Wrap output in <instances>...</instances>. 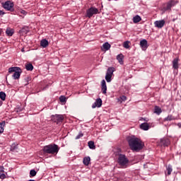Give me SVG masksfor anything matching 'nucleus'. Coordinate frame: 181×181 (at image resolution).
I'll return each mask as SVG.
<instances>
[{"label": "nucleus", "mask_w": 181, "mask_h": 181, "mask_svg": "<svg viewBox=\"0 0 181 181\" xmlns=\"http://www.w3.org/2000/svg\"><path fill=\"white\" fill-rule=\"evenodd\" d=\"M101 91L103 94H107V83L104 79L101 81Z\"/></svg>", "instance_id": "nucleus-12"}, {"label": "nucleus", "mask_w": 181, "mask_h": 181, "mask_svg": "<svg viewBox=\"0 0 181 181\" xmlns=\"http://www.w3.org/2000/svg\"><path fill=\"white\" fill-rule=\"evenodd\" d=\"M36 170H31L30 171V177H35V175H36Z\"/></svg>", "instance_id": "nucleus-32"}, {"label": "nucleus", "mask_w": 181, "mask_h": 181, "mask_svg": "<svg viewBox=\"0 0 181 181\" xmlns=\"http://www.w3.org/2000/svg\"><path fill=\"white\" fill-rule=\"evenodd\" d=\"M162 112V109L160 107V114Z\"/></svg>", "instance_id": "nucleus-44"}, {"label": "nucleus", "mask_w": 181, "mask_h": 181, "mask_svg": "<svg viewBox=\"0 0 181 181\" xmlns=\"http://www.w3.org/2000/svg\"><path fill=\"white\" fill-rule=\"evenodd\" d=\"M25 69L28 71H32L33 70V65L30 63L25 65Z\"/></svg>", "instance_id": "nucleus-23"}, {"label": "nucleus", "mask_w": 181, "mask_h": 181, "mask_svg": "<svg viewBox=\"0 0 181 181\" xmlns=\"http://www.w3.org/2000/svg\"><path fill=\"white\" fill-rule=\"evenodd\" d=\"M28 181H36V180H29Z\"/></svg>", "instance_id": "nucleus-45"}, {"label": "nucleus", "mask_w": 181, "mask_h": 181, "mask_svg": "<svg viewBox=\"0 0 181 181\" xmlns=\"http://www.w3.org/2000/svg\"><path fill=\"white\" fill-rule=\"evenodd\" d=\"M59 100L61 103H66V96H64V95L60 96Z\"/></svg>", "instance_id": "nucleus-33"}, {"label": "nucleus", "mask_w": 181, "mask_h": 181, "mask_svg": "<svg viewBox=\"0 0 181 181\" xmlns=\"http://www.w3.org/2000/svg\"><path fill=\"white\" fill-rule=\"evenodd\" d=\"M5 125H6V122L5 121L0 122V134H4Z\"/></svg>", "instance_id": "nucleus-20"}, {"label": "nucleus", "mask_w": 181, "mask_h": 181, "mask_svg": "<svg viewBox=\"0 0 181 181\" xmlns=\"http://www.w3.org/2000/svg\"><path fill=\"white\" fill-rule=\"evenodd\" d=\"M156 28H159V21H156L154 23Z\"/></svg>", "instance_id": "nucleus-39"}, {"label": "nucleus", "mask_w": 181, "mask_h": 181, "mask_svg": "<svg viewBox=\"0 0 181 181\" xmlns=\"http://www.w3.org/2000/svg\"><path fill=\"white\" fill-rule=\"evenodd\" d=\"M88 145L90 149H95V145L94 144V141H88Z\"/></svg>", "instance_id": "nucleus-24"}, {"label": "nucleus", "mask_w": 181, "mask_h": 181, "mask_svg": "<svg viewBox=\"0 0 181 181\" xmlns=\"http://www.w3.org/2000/svg\"><path fill=\"white\" fill-rule=\"evenodd\" d=\"M141 16H139V15H136L133 18L134 23H138L139 22H141Z\"/></svg>", "instance_id": "nucleus-22"}, {"label": "nucleus", "mask_w": 181, "mask_h": 181, "mask_svg": "<svg viewBox=\"0 0 181 181\" xmlns=\"http://www.w3.org/2000/svg\"><path fill=\"white\" fill-rule=\"evenodd\" d=\"M16 149H18V144L13 143V144L11 146L10 151H11V152H15Z\"/></svg>", "instance_id": "nucleus-25"}, {"label": "nucleus", "mask_w": 181, "mask_h": 181, "mask_svg": "<svg viewBox=\"0 0 181 181\" xmlns=\"http://www.w3.org/2000/svg\"><path fill=\"white\" fill-rule=\"evenodd\" d=\"M144 168H146V164H144Z\"/></svg>", "instance_id": "nucleus-46"}, {"label": "nucleus", "mask_w": 181, "mask_h": 181, "mask_svg": "<svg viewBox=\"0 0 181 181\" xmlns=\"http://www.w3.org/2000/svg\"><path fill=\"white\" fill-rule=\"evenodd\" d=\"M128 144L132 151H135V152H139L145 146L142 140L135 136H132L128 139Z\"/></svg>", "instance_id": "nucleus-1"}, {"label": "nucleus", "mask_w": 181, "mask_h": 181, "mask_svg": "<svg viewBox=\"0 0 181 181\" xmlns=\"http://www.w3.org/2000/svg\"><path fill=\"white\" fill-rule=\"evenodd\" d=\"M176 5V1L174 0H171L170 1H168V3H165L163 4L161 7V11L163 13H165V11H171L172 7H174Z\"/></svg>", "instance_id": "nucleus-5"}, {"label": "nucleus", "mask_w": 181, "mask_h": 181, "mask_svg": "<svg viewBox=\"0 0 181 181\" xmlns=\"http://www.w3.org/2000/svg\"><path fill=\"white\" fill-rule=\"evenodd\" d=\"M31 78L29 76H27L24 78V81L25 83V86H28L29 84V82L30 81Z\"/></svg>", "instance_id": "nucleus-30"}, {"label": "nucleus", "mask_w": 181, "mask_h": 181, "mask_svg": "<svg viewBox=\"0 0 181 181\" xmlns=\"http://www.w3.org/2000/svg\"><path fill=\"white\" fill-rule=\"evenodd\" d=\"M140 128L141 129H143V131H148V129H149V124L146 122L142 123L140 125Z\"/></svg>", "instance_id": "nucleus-17"}, {"label": "nucleus", "mask_w": 181, "mask_h": 181, "mask_svg": "<svg viewBox=\"0 0 181 181\" xmlns=\"http://www.w3.org/2000/svg\"><path fill=\"white\" fill-rule=\"evenodd\" d=\"M59 146L57 144H49L45 146L42 148V151L45 153H49L51 155H54V153H59Z\"/></svg>", "instance_id": "nucleus-2"}, {"label": "nucleus", "mask_w": 181, "mask_h": 181, "mask_svg": "<svg viewBox=\"0 0 181 181\" xmlns=\"http://www.w3.org/2000/svg\"><path fill=\"white\" fill-rule=\"evenodd\" d=\"M174 119L175 117L172 115H170L167 117H165V120H173Z\"/></svg>", "instance_id": "nucleus-36"}, {"label": "nucleus", "mask_w": 181, "mask_h": 181, "mask_svg": "<svg viewBox=\"0 0 181 181\" xmlns=\"http://www.w3.org/2000/svg\"><path fill=\"white\" fill-rule=\"evenodd\" d=\"M1 5L6 11H13L14 4L11 1H6L4 3H2Z\"/></svg>", "instance_id": "nucleus-7"}, {"label": "nucleus", "mask_w": 181, "mask_h": 181, "mask_svg": "<svg viewBox=\"0 0 181 181\" xmlns=\"http://www.w3.org/2000/svg\"><path fill=\"white\" fill-rule=\"evenodd\" d=\"M166 168H167V171H168V176H170V175H171V173L173 172V167H172V165H167Z\"/></svg>", "instance_id": "nucleus-26"}, {"label": "nucleus", "mask_w": 181, "mask_h": 181, "mask_svg": "<svg viewBox=\"0 0 181 181\" xmlns=\"http://www.w3.org/2000/svg\"><path fill=\"white\" fill-rule=\"evenodd\" d=\"M51 118L52 121L56 122L57 124H62L64 120V116H63V115H52Z\"/></svg>", "instance_id": "nucleus-6"}, {"label": "nucleus", "mask_w": 181, "mask_h": 181, "mask_svg": "<svg viewBox=\"0 0 181 181\" xmlns=\"http://www.w3.org/2000/svg\"><path fill=\"white\" fill-rule=\"evenodd\" d=\"M114 71H115V68L109 67L107 70L106 74L108 76H112V74H114Z\"/></svg>", "instance_id": "nucleus-19"}, {"label": "nucleus", "mask_w": 181, "mask_h": 181, "mask_svg": "<svg viewBox=\"0 0 181 181\" xmlns=\"http://www.w3.org/2000/svg\"><path fill=\"white\" fill-rule=\"evenodd\" d=\"M109 49H111V45L108 42H105L101 47L103 52H107Z\"/></svg>", "instance_id": "nucleus-14"}, {"label": "nucleus", "mask_w": 181, "mask_h": 181, "mask_svg": "<svg viewBox=\"0 0 181 181\" xmlns=\"http://www.w3.org/2000/svg\"><path fill=\"white\" fill-rule=\"evenodd\" d=\"M28 32H29V30H27V32H26V33H28Z\"/></svg>", "instance_id": "nucleus-47"}, {"label": "nucleus", "mask_w": 181, "mask_h": 181, "mask_svg": "<svg viewBox=\"0 0 181 181\" xmlns=\"http://www.w3.org/2000/svg\"><path fill=\"white\" fill-rule=\"evenodd\" d=\"M8 73L11 74L14 73L12 76L14 80H18L21 78V74H22V69L18 66H13L8 69Z\"/></svg>", "instance_id": "nucleus-4"}, {"label": "nucleus", "mask_w": 181, "mask_h": 181, "mask_svg": "<svg viewBox=\"0 0 181 181\" xmlns=\"http://www.w3.org/2000/svg\"><path fill=\"white\" fill-rule=\"evenodd\" d=\"M21 111H22V109L17 107L16 108V112H21Z\"/></svg>", "instance_id": "nucleus-42"}, {"label": "nucleus", "mask_w": 181, "mask_h": 181, "mask_svg": "<svg viewBox=\"0 0 181 181\" xmlns=\"http://www.w3.org/2000/svg\"><path fill=\"white\" fill-rule=\"evenodd\" d=\"M21 13H22L23 15H26L28 13L25 10H21Z\"/></svg>", "instance_id": "nucleus-40"}, {"label": "nucleus", "mask_w": 181, "mask_h": 181, "mask_svg": "<svg viewBox=\"0 0 181 181\" xmlns=\"http://www.w3.org/2000/svg\"><path fill=\"white\" fill-rule=\"evenodd\" d=\"M49 46V41H47V40L46 39H43L40 41V47L45 48Z\"/></svg>", "instance_id": "nucleus-15"}, {"label": "nucleus", "mask_w": 181, "mask_h": 181, "mask_svg": "<svg viewBox=\"0 0 181 181\" xmlns=\"http://www.w3.org/2000/svg\"><path fill=\"white\" fill-rule=\"evenodd\" d=\"M165 24V20H160V28H162L163 27H164Z\"/></svg>", "instance_id": "nucleus-35"}, {"label": "nucleus", "mask_w": 181, "mask_h": 181, "mask_svg": "<svg viewBox=\"0 0 181 181\" xmlns=\"http://www.w3.org/2000/svg\"><path fill=\"white\" fill-rule=\"evenodd\" d=\"M103 105V100L101 98H97L94 103L92 105V108H100Z\"/></svg>", "instance_id": "nucleus-9"}, {"label": "nucleus", "mask_w": 181, "mask_h": 181, "mask_svg": "<svg viewBox=\"0 0 181 181\" xmlns=\"http://www.w3.org/2000/svg\"><path fill=\"white\" fill-rule=\"evenodd\" d=\"M140 47L142 50L145 51L146 49H148V40L146 39H144L140 41Z\"/></svg>", "instance_id": "nucleus-11"}, {"label": "nucleus", "mask_w": 181, "mask_h": 181, "mask_svg": "<svg viewBox=\"0 0 181 181\" xmlns=\"http://www.w3.org/2000/svg\"><path fill=\"white\" fill-rule=\"evenodd\" d=\"M90 160L91 158H90V156L85 157L83 158V165H85V166H88V165H90Z\"/></svg>", "instance_id": "nucleus-16"}, {"label": "nucleus", "mask_w": 181, "mask_h": 181, "mask_svg": "<svg viewBox=\"0 0 181 181\" xmlns=\"http://www.w3.org/2000/svg\"><path fill=\"white\" fill-rule=\"evenodd\" d=\"M84 136V134L80 132L76 136L75 139H80V138H83Z\"/></svg>", "instance_id": "nucleus-31"}, {"label": "nucleus", "mask_w": 181, "mask_h": 181, "mask_svg": "<svg viewBox=\"0 0 181 181\" xmlns=\"http://www.w3.org/2000/svg\"><path fill=\"white\" fill-rule=\"evenodd\" d=\"M179 61H180L179 57L175 58L173 60L172 64H173V69H178V68H179Z\"/></svg>", "instance_id": "nucleus-13"}, {"label": "nucleus", "mask_w": 181, "mask_h": 181, "mask_svg": "<svg viewBox=\"0 0 181 181\" xmlns=\"http://www.w3.org/2000/svg\"><path fill=\"white\" fill-rule=\"evenodd\" d=\"M14 30L12 28H7L6 30V34L7 35V36H12L14 33Z\"/></svg>", "instance_id": "nucleus-21"}, {"label": "nucleus", "mask_w": 181, "mask_h": 181, "mask_svg": "<svg viewBox=\"0 0 181 181\" xmlns=\"http://www.w3.org/2000/svg\"><path fill=\"white\" fill-rule=\"evenodd\" d=\"M4 15H5V12L0 10V16H4Z\"/></svg>", "instance_id": "nucleus-41"}, {"label": "nucleus", "mask_w": 181, "mask_h": 181, "mask_svg": "<svg viewBox=\"0 0 181 181\" xmlns=\"http://www.w3.org/2000/svg\"><path fill=\"white\" fill-rule=\"evenodd\" d=\"M112 76H111V75H107V74H106L105 78L107 83H111V81L112 80Z\"/></svg>", "instance_id": "nucleus-28"}, {"label": "nucleus", "mask_w": 181, "mask_h": 181, "mask_svg": "<svg viewBox=\"0 0 181 181\" xmlns=\"http://www.w3.org/2000/svg\"><path fill=\"white\" fill-rule=\"evenodd\" d=\"M123 47H124V49H129V41H125L123 43Z\"/></svg>", "instance_id": "nucleus-29"}, {"label": "nucleus", "mask_w": 181, "mask_h": 181, "mask_svg": "<svg viewBox=\"0 0 181 181\" xmlns=\"http://www.w3.org/2000/svg\"><path fill=\"white\" fill-rule=\"evenodd\" d=\"M0 98L2 101H5L6 98V94L4 92H0Z\"/></svg>", "instance_id": "nucleus-27"}, {"label": "nucleus", "mask_w": 181, "mask_h": 181, "mask_svg": "<svg viewBox=\"0 0 181 181\" xmlns=\"http://www.w3.org/2000/svg\"><path fill=\"white\" fill-rule=\"evenodd\" d=\"M97 13H100L98 8L90 7L86 11V18H92L93 15H97Z\"/></svg>", "instance_id": "nucleus-8"}, {"label": "nucleus", "mask_w": 181, "mask_h": 181, "mask_svg": "<svg viewBox=\"0 0 181 181\" xmlns=\"http://www.w3.org/2000/svg\"><path fill=\"white\" fill-rule=\"evenodd\" d=\"M154 114H157V115H159V107L156 106L153 111Z\"/></svg>", "instance_id": "nucleus-34"}, {"label": "nucleus", "mask_w": 181, "mask_h": 181, "mask_svg": "<svg viewBox=\"0 0 181 181\" xmlns=\"http://www.w3.org/2000/svg\"><path fill=\"white\" fill-rule=\"evenodd\" d=\"M120 99L122 100V101H127V96L125 95H122L120 97Z\"/></svg>", "instance_id": "nucleus-38"}, {"label": "nucleus", "mask_w": 181, "mask_h": 181, "mask_svg": "<svg viewBox=\"0 0 181 181\" xmlns=\"http://www.w3.org/2000/svg\"><path fill=\"white\" fill-rule=\"evenodd\" d=\"M6 175L4 173H0V179H6Z\"/></svg>", "instance_id": "nucleus-37"}, {"label": "nucleus", "mask_w": 181, "mask_h": 181, "mask_svg": "<svg viewBox=\"0 0 181 181\" xmlns=\"http://www.w3.org/2000/svg\"><path fill=\"white\" fill-rule=\"evenodd\" d=\"M1 172H4V167H1Z\"/></svg>", "instance_id": "nucleus-43"}, {"label": "nucleus", "mask_w": 181, "mask_h": 181, "mask_svg": "<svg viewBox=\"0 0 181 181\" xmlns=\"http://www.w3.org/2000/svg\"><path fill=\"white\" fill-rule=\"evenodd\" d=\"M170 144V141L169 139L164 137L160 140V146L165 147L166 146H169Z\"/></svg>", "instance_id": "nucleus-10"}, {"label": "nucleus", "mask_w": 181, "mask_h": 181, "mask_svg": "<svg viewBox=\"0 0 181 181\" xmlns=\"http://www.w3.org/2000/svg\"><path fill=\"white\" fill-rule=\"evenodd\" d=\"M117 163L121 168L125 169L128 168V163H129V160L127 158L125 154H119L117 158Z\"/></svg>", "instance_id": "nucleus-3"}, {"label": "nucleus", "mask_w": 181, "mask_h": 181, "mask_svg": "<svg viewBox=\"0 0 181 181\" xmlns=\"http://www.w3.org/2000/svg\"><path fill=\"white\" fill-rule=\"evenodd\" d=\"M117 59L120 64H124V55L122 54H118L117 56Z\"/></svg>", "instance_id": "nucleus-18"}]
</instances>
